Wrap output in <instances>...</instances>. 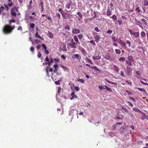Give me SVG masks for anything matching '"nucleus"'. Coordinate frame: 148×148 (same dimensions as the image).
<instances>
[{"instance_id":"nucleus-17","label":"nucleus","mask_w":148,"mask_h":148,"mask_svg":"<svg viewBox=\"0 0 148 148\" xmlns=\"http://www.w3.org/2000/svg\"><path fill=\"white\" fill-rule=\"evenodd\" d=\"M141 21L143 22L144 25L145 26H147L148 25L147 22V21L143 18H142L141 19Z\"/></svg>"},{"instance_id":"nucleus-25","label":"nucleus","mask_w":148,"mask_h":148,"mask_svg":"<svg viewBox=\"0 0 148 148\" xmlns=\"http://www.w3.org/2000/svg\"><path fill=\"white\" fill-rule=\"evenodd\" d=\"M81 52H82V53L84 56L86 55L87 54V52L86 50L84 49L83 48H82V50H81Z\"/></svg>"},{"instance_id":"nucleus-7","label":"nucleus","mask_w":148,"mask_h":148,"mask_svg":"<svg viewBox=\"0 0 148 148\" xmlns=\"http://www.w3.org/2000/svg\"><path fill=\"white\" fill-rule=\"evenodd\" d=\"M77 14L78 15L79 17H78V20L79 21H81L83 15L82 14L79 12H77Z\"/></svg>"},{"instance_id":"nucleus-20","label":"nucleus","mask_w":148,"mask_h":148,"mask_svg":"<svg viewBox=\"0 0 148 148\" xmlns=\"http://www.w3.org/2000/svg\"><path fill=\"white\" fill-rule=\"evenodd\" d=\"M139 33L138 32H134L133 36L135 38H137L139 36Z\"/></svg>"},{"instance_id":"nucleus-13","label":"nucleus","mask_w":148,"mask_h":148,"mask_svg":"<svg viewBox=\"0 0 148 148\" xmlns=\"http://www.w3.org/2000/svg\"><path fill=\"white\" fill-rule=\"evenodd\" d=\"M141 37L143 38H145L146 37V34L145 33L144 31H142L140 33Z\"/></svg>"},{"instance_id":"nucleus-43","label":"nucleus","mask_w":148,"mask_h":148,"mask_svg":"<svg viewBox=\"0 0 148 148\" xmlns=\"http://www.w3.org/2000/svg\"><path fill=\"white\" fill-rule=\"evenodd\" d=\"M78 37L79 39H82L83 38V35L82 34H79L78 35Z\"/></svg>"},{"instance_id":"nucleus-26","label":"nucleus","mask_w":148,"mask_h":148,"mask_svg":"<svg viewBox=\"0 0 148 148\" xmlns=\"http://www.w3.org/2000/svg\"><path fill=\"white\" fill-rule=\"evenodd\" d=\"M110 18H112L113 19V21L114 22H115V20L117 19V16L114 14L112 16L110 17Z\"/></svg>"},{"instance_id":"nucleus-35","label":"nucleus","mask_w":148,"mask_h":148,"mask_svg":"<svg viewBox=\"0 0 148 148\" xmlns=\"http://www.w3.org/2000/svg\"><path fill=\"white\" fill-rule=\"evenodd\" d=\"M128 31L129 32L130 34L131 35H133L134 34V32L133 31V30L132 29H129L128 30Z\"/></svg>"},{"instance_id":"nucleus-64","label":"nucleus","mask_w":148,"mask_h":148,"mask_svg":"<svg viewBox=\"0 0 148 148\" xmlns=\"http://www.w3.org/2000/svg\"><path fill=\"white\" fill-rule=\"evenodd\" d=\"M61 57L64 60H65L66 59V57L64 55H62L61 56Z\"/></svg>"},{"instance_id":"nucleus-59","label":"nucleus","mask_w":148,"mask_h":148,"mask_svg":"<svg viewBox=\"0 0 148 148\" xmlns=\"http://www.w3.org/2000/svg\"><path fill=\"white\" fill-rule=\"evenodd\" d=\"M47 19L50 21H52V18L50 17V16H47Z\"/></svg>"},{"instance_id":"nucleus-27","label":"nucleus","mask_w":148,"mask_h":148,"mask_svg":"<svg viewBox=\"0 0 148 148\" xmlns=\"http://www.w3.org/2000/svg\"><path fill=\"white\" fill-rule=\"evenodd\" d=\"M126 62L127 64L129 66H132V62L128 60H126Z\"/></svg>"},{"instance_id":"nucleus-48","label":"nucleus","mask_w":148,"mask_h":148,"mask_svg":"<svg viewBox=\"0 0 148 148\" xmlns=\"http://www.w3.org/2000/svg\"><path fill=\"white\" fill-rule=\"evenodd\" d=\"M87 60L89 63H91V64H93V62L91 61V60L90 59L87 58Z\"/></svg>"},{"instance_id":"nucleus-10","label":"nucleus","mask_w":148,"mask_h":148,"mask_svg":"<svg viewBox=\"0 0 148 148\" xmlns=\"http://www.w3.org/2000/svg\"><path fill=\"white\" fill-rule=\"evenodd\" d=\"M72 1H70L69 3H67V4L66 5V8L68 9L70 8L71 6L72 5Z\"/></svg>"},{"instance_id":"nucleus-3","label":"nucleus","mask_w":148,"mask_h":148,"mask_svg":"<svg viewBox=\"0 0 148 148\" xmlns=\"http://www.w3.org/2000/svg\"><path fill=\"white\" fill-rule=\"evenodd\" d=\"M70 41V42L68 43V45L71 46L72 48H76V43H75V42H74L73 38L71 39Z\"/></svg>"},{"instance_id":"nucleus-21","label":"nucleus","mask_w":148,"mask_h":148,"mask_svg":"<svg viewBox=\"0 0 148 148\" xmlns=\"http://www.w3.org/2000/svg\"><path fill=\"white\" fill-rule=\"evenodd\" d=\"M35 36L37 38H39L40 39H41L42 40H43V39L42 38L40 35H39L38 32H37L35 33Z\"/></svg>"},{"instance_id":"nucleus-22","label":"nucleus","mask_w":148,"mask_h":148,"mask_svg":"<svg viewBox=\"0 0 148 148\" xmlns=\"http://www.w3.org/2000/svg\"><path fill=\"white\" fill-rule=\"evenodd\" d=\"M73 40H74L75 41V43H76V45L79 42L78 38L76 36H73Z\"/></svg>"},{"instance_id":"nucleus-50","label":"nucleus","mask_w":148,"mask_h":148,"mask_svg":"<svg viewBox=\"0 0 148 148\" xmlns=\"http://www.w3.org/2000/svg\"><path fill=\"white\" fill-rule=\"evenodd\" d=\"M61 81V80H58L57 81L55 82V83L57 85L60 84V82Z\"/></svg>"},{"instance_id":"nucleus-15","label":"nucleus","mask_w":148,"mask_h":148,"mask_svg":"<svg viewBox=\"0 0 148 148\" xmlns=\"http://www.w3.org/2000/svg\"><path fill=\"white\" fill-rule=\"evenodd\" d=\"M136 88L138 89L140 91H141L143 92L144 94H147V92L146 90L143 88Z\"/></svg>"},{"instance_id":"nucleus-16","label":"nucleus","mask_w":148,"mask_h":148,"mask_svg":"<svg viewBox=\"0 0 148 148\" xmlns=\"http://www.w3.org/2000/svg\"><path fill=\"white\" fill-rule=\"evenodd\" d=\"M79 57L81 58L80 56H79V54H74L73 56H72V58L73 59H75V58L78 59Z\"/></svg>"},{"instance_id":"nucleus-51","label":"nucleus","mask_w":148,"mask_h":148,"mask_svg":"<svg viewBox=\"0 0 148 148\" xmlns=\"http://www.w3.org/2000/svg\"><path fill=\"white\" fill-rule=\"evenodd\" d=\"M64 29H67L69 31H70V27L69 26H66V27H65Z\"/></svg>"},{"instance_id":"nucleus-6","label":"nucleus","mask_w":148,"mask_h":148,"mask_svg":"<svg viewBox=\"0 0 148 148\" xmlns=\"http://www.w3.org/2000/svg\"><path fill=\"white\" fill-rule=\"evenodd\" d=\"M132 71V68L131 67H127L126 72L128 75H130L131 73V72Z\"/></svg>"},{"instance_id":"nucleus-30","label":"nucleus","mask_w":148,"mask_h":148,"mask_svg":"<svg viewBox=\"0 0 148 148\" xmlns=\"http://www.w3.org/2000/svg\"><path fill=\"white\" fill-rule=\"evenodd\" d=\"M65 14L67 15V18H68L69 19H70L73 16V15L72 14L66 13Z\"/></svg>"},{"instance_id":"nucleus-54","label":"nucleus","mask_w":148,"mask_h":148,"mask_svg":"<svg viewBox=\"0 0 148 148\" xmlns=\"http://www.w3.org/2000/svg\"><path fill=\"white\" fill-rule=\"evenodd\" d=\"M119 25H120L123 24L122 21L121 20H119L117 21Z\"/></svg>"},{"instance_id":"nucleus-44","label":"nucleus","mask_w":148,"mask_h":148,"mask_svg":"<svg viewBox=\"0 0 148 148\" xmlns=\"http://www.w3.org/2000/svg\"><path fill=\"white\" fill-rule=\"evenodd\" d=\"M98 87L101 90H104L105 89V88L102 86L99 85V86Z\"/></svg>"},{"instance_id":"nucleus-18","label":"nucleus","mask_w":148,"mask_h":148,"mask_svg":"<svg viewBox=\"0 0 148 148\" xmlns=\"http://www.w3.org/2000/svg\"><path fill=\"white\" fill-rule=\"evenodd\" d=\"M47 36L49 38H52L53 37V34L50 31H49L48 32Z\"/></svg>"},{"instance_id":"nucleus-28","label":"nucleus","mask_w":148,"mask_h":148,"mask_svg":"<svg viewBox=\"0 0 148 148\" xmlns=\"http://www.w3.org/2000/svg\"><path fill=\"white\" fill-rule=\"evenodd\" d=\"M143 5L145 6L148 5V0H144L143 2Z\"/></svg>"},{"instance_id":"nucleus-11","label":"nucleus","mask_w":148,"mask_h":148,"mask_svg":"<svg viewBox=\"0 0 148 148\" xmlns=\"http://www.w3.org/2000/svg\"><path fill=\"white\" fill-rule=\"evenodd\" d=\"M95 39V41L97 43H98L100 40V38L98 35H96L95 36H94Z\"/></svg>"},{"instance_id":"nucleus-39","label":"nucleus","mask_w":148,"mask_h":148,"mask_svg":"<svg viewBox=\"0 0 148 148\" xmlns=\"http://www.w3.org/2000/svg\"><path fill=\"white\" fill-rule=\"evenodd\" d=\"M77 81L81 82L82 83H84L85 82L84 80L83 79H79Z\"/></svg>"},{"instance_id":"nucleus-46","label":"nucleus","mask_w":148,"mask_h":148,"mask_svg":"<svg viewBox=\"0 0 148 148\" xmlns=\"http://www.w3.org/2000/svg\"><path fill=\"white\" fill-rule=\"evenodd\" d=\"M135 11L138 12V13H139L140 12V10L139 8L138 7L136 8L135 9Z\"/></svg>"},{"instance_id":"nucleus-9","label":"nucleus","mask_w":148,"mask_h":148,"mask_svg":"<svg viewBox=\"0 0 148 148\" xmlns=\"http://www.w3.org/2000/svg\"><path fill=\"white\" fill-rule=\"evenodd\" d=\"M108 10L106 12V15L108 16H110L112 14V12L111 10H110V7L108 6Z\"/></svg>"},{"instance_id":"nucleus-60","label":"nucleus","mask_w":148,"mask_h":148,"mask_svg":"<svg viewBox=\"0 0 148 148\" xmlns=\"http://www.w3.org/2000/svg\"><path fill=\"white\" fill-rule=\"evenodd\" d=\"M38 57V58H40L41 56V54L40 52H38L37 55Z\"/></svg>"},{"instance_id":"nucleus-55","label":"nucleus","mask_w":148,"mask_h":148,"mask_svg":"<svg viewBox=\"0 0 148 148\" xmlns=\"http://www.w3.org/2000/svg\"><path fill=\"white\" fill-rule=\"evenodd\" d=\"M77 98V97L76 95H75L74 96H73L71 98V100H72L74 98Z\"/></svg>"},{"instance_id":"nucleus-4","label":"nucleus","mask_w":148,"mask_h":148,"mask_svg":"<svg viewBox=\"0 0 148 148\" xmlns=\"http://www.w3.org/2000/svg\"><path fill=\"white\" fill-rule=\"evenodd\" d=\"M72 29V33L74 34H77L80 33V30L76 28H73Z\"/></svg>"},{"instance_id":"nucleus-12","label":"nucleus","mask_w":148,"mask_h":148,"mask_svg":"<svg viewBox=\"0 0 148 148\" xmlns=\"http://www.w3.org/2000/svg\"><path fill=\"white\" fill-rule=\"evenodd\" d=\"M119 43L123 47H126V44L125 42H123V41L121 40L120 41Z\"/></svg>"},{"instance_id":"nucleus-23","label":"nucleus","mask_w":148,"mask_h":148,"mask_svg":"<svg viewBox=\"0 0 148 148\" xmlns=\"http://www.w3.org/2000/svg\"><path fill=\"white\" fill-rule=\"evenodd\" d=\"M133 110L134 111L137 112H141L140 110L137 107H135L133 108Z\"/></svg>"},{"instance_id":"nucleus-42","label":"nucleus","mask_w":148,"mask_h":148,"mask_svg":"<svg viewBox=\"0 0 148 148\" xmlns=\"http://www.w3.org/2000/svg\"><path fill=\"white\" fill-rule=\"evenodd\" d=\"M112 32V31L110 29H108V31H107V33L108 34H111Z\"/></svg>"},{"instance_id":"nucleus-29","label":"nucleus","mask_w":148,"mask_h":148,"mask_svg":"<svg viewBox=\"0 0 148 148\" xmlns=\"http://www.w3.org/2000/svg\"><path fill=\"white\" fill-rule=\"evenodd\" d=\"M60 66L61 68L66 70H67L68 69V68L63 64H60Z\"/></svg>"},{"instance_id":"nucleus-34","label":"nucleus","mask_w":148,"mask_h":148,"mask_svg":"<svg viewBox=\"0 0 148 148\" xmlns=\"http://www.w3.org/2000/svg\"><path fill=\"white\" fill-rule=\"evenodd\" d=\"M30 26L31 28H33L35 26V24L34 23H30Z\"/></svg>"},{"instance_id":"nucleus-8","label":"nucleus","mask_w":148,"mask_h":148,"mask_svg":"<svg viewBox=\"0 0 148 148\" xmlns=\"http://www.w3.org/2000/svg\"><path fill=\"white\" fill-rule=\"evenodd\" d=\"M127 59L128 60H129L132 62H134V59L131 56H129L127 57Z\"/></svg>"},{"instance_id":"nucleus-31","label":"nucleus","mask_w":148,"mask_h":148,"mask_svg":"<svg viewBox=\"0 0 148 148\" xmlns=\"http://www.w3.org/2000/svg\"><path fill=\"white\" fill-rule=\"evenodd\" d=\"M104 86L105 87V88H106V89L110 92H111L112 91L111 89L107 86Z\"/></svg>"},{"instance_id":"nucleus-32","label":"nucleus","mask_w":148,"mask_h":148,"mask_svg":"<svg viewBox=\"0 0 148 148\" xmlns=\"http://www.w3.org/2000/svg\"><path fill=\"white\" fill-rule=\"evenodd\" d=\"M116 53L118 54H120L121 53V51L119 49H115Z\"/></svg>"},{"instance_id":"nucleus-57","label":"nucleus","mask_w":148,"mask_h":148,"mask_svg":"<svg viewBox=\"0 0 148 148\" xmlns=\"http://www.w3.org/2000/svg\"><path fill=\"white\" fill-rule=\"evenodd\" d=\"M125 92H127L128 94L129 95H132V92H130V91H129V90H125Z\"/></svg>"},{"instance_id":"nucleus-14","label":"nucleus","mask_w":148,"mask_h":148,"mask_svg":"<svg viewBox=\"0 0 148 148\" xmlns=\"http://www.w3.org/2000/svg\"><path fill=\"white\" fill-rule=\"evenodd\" d=\"M136 24L138 25L142 29H143V27L142 25V23L140 22L139 21H138L136 22Z\"/></svg>"},{"instance_id":"nucleus-38","label":"nucleus","mask_w":148,"mask_h":148,"mask_svg":"<svg viewBox=\"0 0 148 148\" xmlns=\"http://www.w3.org/2000/svg\"><path fill=\"white\" fill-rule=\"evenodd\" d=\"M94 29L95 31L98 32L101 31V30H100L97 27H95Z\"/></svg>"},{"instance_id":"nucleus-63","label":"nucleus","mask_w":148,"mask_h":148,"mask_svg":"<svg viewBox=\"0 0 148 148\" xmlns=\"http://www.w3.org/2000/svg\"><path fill=\"white\" fill-rule=\"evenodd\" d=\"M125 82L128 84H129L130 85H132V82H129L128 80H126Z\"/></svg>"},{"instance_id":"nucleus-53","label":"nucleus","mask_w":148,"mask_h":148,"mask_svg":"<svg viewBox=\"0 0 148 148\" xmlns=\"http://www.w3.org/2000/svg\"><path fill=\"white\" fill-rule=\"evenodd\" d=\"M56 16H58L59 17V18L61 19L60 18V13H56Z\"/></svg>"},{"instance_id":"nucleus-33","label":"nucleus","mask_w":148,"mask_h":148,"mask_svg":"<svg viewBox=\"0 0 148 148\" xmlns=\"http://www.w3.org/2000/svg\"><path fill=\"white\" fill-rule=\"evenodd\" d=\"M16 22V21L14 19H12L9 21V23L10 24H11L12 23H15Z\"/></svg>"},{"instance_id":"nucleus-24","label":"nucleus","mask_w":148,"mask_h":148,"mask_svg":"<svg viewBox=\"0 0 148 148\" xmlns=\"http://www.w3.org/2000/svg\"><path fill=\"white\" fill-rule=\"evenodd\" d=\"M113 67L116 72L118 73L119 70L118 67L114 65Z\"/></svg>"},{"instance_id":"nucleus-40","label":"nucleus","mask_w":148,"mask_h":148,"mask_svg":"<svg viewBox=\"0 0 148 148\" xmlns=\"http://www.w3.org/2000/svg\"><path fill=\"white\" fill-rule=\"evenodd\" d=\"M4 7H3V6L0 7V15H1V12H3V9H4Z\"/></svg>"},{"instance_id":"nucleus-62","label":"nucleus","mask_w":148,"mask_h":148,"mask_svg":"<svg viewBox=\"0 0 148 148\" xmlns=\"http://www.w3.org/2000/svg\"><path fill=\"white\" fill-rule=\"evenodd\" d=\"M42 47H43L44 49L45 50H46V49H47V47H46V46L44 44H42Z\"/></svg>"},{"instance_id":"nucleus-5","label":"nucleus","mask_w":148,"mask_h":148,"mask_svg":"<svg viewBox=\"0 0 148 148\" xmlns=\"http://www.w3.org/2000/svg\"><path fill=\"white\" fill-rule=\"evenodd\" d=\"M85 65L87 66H88L89 67H90L92 69H95L96 71H101L100 70H99L97 68V66H95L93 67H92V66H90V65L88 64H85Z\"/></svg>"},{"instance_id":"nucleus-1","label":"nucleus","mask_w":148,"mask_h":148,"mask_svg":"<svg viewBox=\"0 0 148 148\" xmlns=\"http://www.w3.org/2000/svg\"><path fill=\"white\" fill-rule=\"evenodd\" d=\"M15 27L14 25L11 26L9 25L6 24L3 27L2 31L5 34H10L11 33Z\"/></svg>"},{"instance_id":"nucleus-37","label":"nucleus","mask_w":148,"mask_h":148,"mask_svg":"<svg viewBox=\"0 0 148 148\" xmlns=\"http://www.w3.org/2000/svg\"><path fill=\"white\" fill-rule=\"evenodd\" d=\"M119 60L120 62L125 61V58L121 57L119 58Z\"/></svg>"},{"instance_id":"nucleus-61","label":"nucleus","mask_w":148,"mask_h":148,"mask_svg":"<svg viewBox=\"0 0 148 148\" xmlns=\"http://www.w3.org/2000/svg\"><path fill=\"white\" fill-rule=\"evenodd\" d=\"M113 6V4L111 2L110 4V5L108 6L110 7V8H111Z\"/></svg>"},{"instance_id":"nucleus-19","label":"nucleus","mask_w":148,"mask_h":148,"mask_svg":"<svg viewBox=\"0 0 148 148\" xmlns=\"http://www.w3.org/2000/svg\"><path fill=\"white\" fill-rule=\"evenodd\" d=\"M105 80L109 83L113 84L116 85H117V83H116L113 82H111L108 79L105 78Z\"/></svg>"},{"instance_id":"nucleus-49","label":"nucleus","mask_w":148,"mask_h":148,"mask_svg":"<svg viewBox=\"0 0 148 148\" xmlns=\"http://www.w3.org/2000/svg\"><path fill=\"white\" fill-rule=\"evenodd\" d=\"M122 108L124 110L125 112H128V110L125 108L124 107H122Z\"/></svg>"},{"instance_id":"nucleus-45","label":"nucleus","mask_w":148,"mask_h":148,"mask_svg":"<svg viewBox=\"0 0 148 148\" xmlns=\"http://www.w3.org/2000/svg\"><path fill=\"white\" fill-rule=\"evenodd\" d=\"M120 75L122 77H125V75H124V73L123 72V71H121L120 72Z\"/></svg>"},{"instance_id":"nucleus-2","label":"nucleus","mask_w":148,"mask_h":148,"mask_svg":"<svg viewBox=\"0 0 148 148\" xmlns=\"http://www.w3.org/2000/svg\"><path fill=\"white\" fill-rule=\"evenodd\" d=\"M18 7L16 6H13L11 9L10 14L12 16L15 17L16 16V12H19Z\"/></svg>"},{"instance_id":"nucleus-52","label":"nucleus","mask_w":148,"mask_h":148,"mask_svg":"<svg viewBox=\"0 0 148 148\" xmlns=\"http://www.w3.org/2000/svg\"><path fill=\"white\" fill-rule=\"evenodd\" d=\"M51 63L49 61L48 62H46L45 63V65H48L49 66H50L51 65Z\"/></svg>"},{"instance_id":"nucleus-41","label":"nucleus","mask_w":148,"mask_h":148,"mask_svg":"<svg viewBox=\"0 0 148 148\" xmlns=\"http://www.w3.org/2000/svg\"><path fill=\"white\" fill-rule=\"evenodd\" d=\"M136 73L137 75H141L142 73L140 71L138 70L136 71Z\"/></svg>"},{"instance_id":"nucleus-36","label":"nucleus","mask_w":148,"mask_h":148,"mask_svg":"<svg viewBox=\"0 0 148 148\" xmlns=\"http://www.w3.org/2000/svg\"><path fill=\"white\" fill-rule=\"evenodd\" d=\"M126 43L127 44H128V47H130V46L131 44L130 41L129 40H127L126 41Z\"/></svg>"},{"instance_id":"nucleus-47","label":"nucleus","mask_w":148,"mask_h":148,"mask_svg":"<svg viewBox=\"0 0 148 148\" xmlns=\"http://www.w3.org/2000/svg\"><path fill=\"white\" fill-rule=\"evenodd\" d=\"M90 43L93 45H95V41L93 40H90Z\"/></svg>"},{"instance_id":"nucleus-58","label":"nucleus","mask_w":148,"mask_h":148,"mask_svg":"<svg viewBox=\"0 0 148 148\" xmlns=\"http://www.w3.org/2000/svg\"><path fill=\"white\" fill-rule=\"evenodd\" d=\"M75 89L77 91H78L79 90V88L78 86H75Z\"/></svg>"},{"instance_id":"nucleus-56","label":"nucleus","mask_w":148,"mask_h":148,"mask_svg":"<svg viewBox=\"0 0 148 148\" xmlns=\"http://www.w3.org/2000/svg\"><path fill=\"white\" fill-rule=\"evenodd\" d=\"M45 70H46V72L47 75L48 77H49V72H48V68H46V69Z\"/></svg>"}]
</instances>
